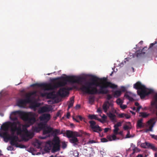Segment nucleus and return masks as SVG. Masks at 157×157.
Returning <instances> with one entry per match:
<instances>
[{"mask_svg":"<svg viewBox=\"0 0 157 157\" xmlns=\"http://www.w3.org/2000/svg\"><path fill=\"white\" fill-rule=\"evenodd\" d=\"M154 98L155 99V101L152 102H151V105H157V93L155 96Z\"/></svg>","mask_w":157,"mask_h":157,"instance_id":"obj_30","label":"nucleus"},{"mask_svg":"<svg viewBox=\"0 0 157 157\" xmlns=\"http://www.w3.org/2000/svg\"><path fill=\"white\" fill-rule=\"evenodd\" d=\"M114 129L113 130V132L114 135H117V132L119 130V128H118V127H115V126L114 125Z\"/></svg>","mask_w":157,"mask_h":157,"instance_id":"obj_32","label":"nucleus"},{"mask_svg":"<svg viewBox=\"0 0 157 157\" xmlns=\"http://www.w3.org/2000/svg\"><path fill=\"white\" fill-rule=\"evenodd\" d=\"M120 107L121 109H124L127 108V105H122V104L120 106Z\"/></svg>","mask_w":157,"mask_h":157,"instance_id":"obj_47","label":"nucleus"},{"mask_svg":"<svg viewBox=\"0 0 157 157\" xmlns=\"http://www.w3.org/2000/svg\"><path fill=\"white\" fill-rule=\"evenodd\" d=\"M53 133L55 136L52 140H48L46 143L44 150L46 152H49L52 149V152H55L60 150V140L57 135L63 134V131L62 130L61 131L59 129H55L53 131Z\"/></svg>","mask_w":157,"mask_h":157,"instance_id":"obj_4","label":"nucleus"},{"mask_svg":"<svg viewBox=\"0 0 157 157\" xmlns=\"http://www.w3.org/2000/svg\"><path fill=\"white\" fill-rule=\"evenodd\" d=\"M124 117L127 119H129L130 117V116L129 115L127 114H124Z\"/></svg>","mask_w":157,"mask_h":157,"instance_id":"obj_54","label":"nucleus"},{"mask_svg":"<svg viewBox=\"0 0 157 157\" xmlns=\"http://www.w3.org/2000/svg\"><path fill=\"white\" fill-rule=\"evenodd\" d=\"M113 104L111 102H109L107 101H105L102 105V108L105 113H107L108 109H109L110 106L112 107Z\"/></svg>","mask_w":157,"mask_h":157,"instance_id":"obj_10","label":"nucleus"},{"mask_svg":"<svg viewBox=\"0 0 157 157\" xmlns=\"http://www.w3.org/2000/svg\"><path fill=\"white\" fill-rule=\"evenodd\" d=\"M146 89H147V88L145 87V93L144 94V97H145V96H146L150 94H152L154 92V90H153L152 89H148V90L147 91L146 90Z\"/></svg>","mask_w":157,"mask_h":157,"instance_id":"obj_22","label":"nucleus"},{"mask_svg":"<svg viewBox=\"0 0 157 157\" xmlns=\"http://www.w3.org/2000/svg\"><path fill=\"white\" fill-rule=\"evenodd\" d=\"M143 52H142V51H138L135 52V54L137 57H138L140 56L142 53Z\"/></svg>","mask_w":157,"mask_h":157,"instance_id":"obj_34","label":"nucleus"},{"mask_svg":"<svg viewBox=\"0 0 157 157\" xmlns=\"http://www.w3.org/2000/svg\"><path fill=\"white\" fill-rule=\"evenodd\" d=\"M107 139H108L109 141H111L113 140H114L117 139H119L118 138L117 139L116 135L114 134L112 136L110 135L107 136Z\"/></svg>","mask_w":157,"mask_h":157,"instance_id":"obj_19","label":"nucleus"},{"mask_svg":"<svg viewBox=\"0 0 157 157\" xmlns=\"http://www.w3.org/2000/svg\"><path fill=\"white\" fill-rule=\"evenodd\" d=\"M27 103L25 99H20L17 102V105L20 107H24Z\"/></svg>","mask_w":157,"mask_h":157,"instance_id":"obj_12","label":"nucleus"},{"mask_svg":"<svg viewBox=\"0 0 157 157\" xmlns=\"http://www.w3.org/2000/svg\"><path fill=\"white\" fill-rule=\"evenodd\" d=\"M129 128V126L127 125H125L123 127V128L124 129V130H127V131H128V129Z\"/></svg>","mask_w":157,"mask_h":157,"instance_id":"obj_50","label":"nucleus"},{"mask_svg":"<svg viewBox=\"0 0 157 157\" xmlns=\"http://www.w3.org/2000/svg\"><path fill=\"white\" fill-rule=\"evenodd\" d=\"M97 112L99 113H101V108H98L97 109Z\"/></svg>","mask_w":157,"mask_h":157,"instance_id":"obj_63","label":"nucleus"},{"mask_svg":"<svg viewBox=\"0 0 157 157\" xmlns=\"http://www.w3.org/2000/svg\"><path fill=\"white\" fill-rule=\"evenodd\" d=\"M108 141L107 139L105 138H103L101 139V141L102 142H106Z\"/></svg>","mask_w":157,"mask_h":157,"instance_id":"obj_43","label":"nucleus"},{"mask_svg":"<svg viewBox=\"0 0 157 157\" xmlns=\"http://www.w3.org/2000/svg\"><path fill=\"white\" fill-rule=\"evenodd\" d=\"M102 117L103 119H104V120H105L106 119L107 117L104 114L103 115V116H102Z\"/></svg>","mask_w":157,"mask_h":157,"instance_id":"obj_62","label":"nucleus"},{"mask_svg":"<svg viewBox=\"0 0 157 157\" xmlns=\"http://www.w3.org/2000/svg\"><path fill=\"white\" fill-rule=\"evenodd\" d=\"M116 102L118 105H119L120 106L123 104V101L120 98H118Z\"/></svg>","mask_w":157,"mask_h":157,"instance_id":"obj_31","label":"nucleus"},{"mask_svg":"<svg viewBox=\"0 0 157 157\" xmlns=\"http://www.w3.org/2000/svg\"><path fill=\"white\" fill-rule=\"evenodd\" d=\"M107 80L105 77L99 78L93 76L92 82H86L84 85H82L80 90L84 93L91 94H107L109 92L106 89L108 87L113 89L117 87V85L107 81Z\"/></svg>","mask_w":157,"mask_h":157,"instance_id":"obj_2","label":"nucleus"},{"mask_svg":"<svg viewBox=\"0 0 157 157\" xmlns=\"http://www.w3.org/2000/svg\"><path fill=\"white\" fill-rule=\"evenodd\" d=\"M31 95L29 93L27 94L26 95V99H25L26 100V101L27 103H30L31 101Z\"/></svg>","mask_w":157,"mask_h":157,"instance_id":"obj_25","label":"nucleus"},{"mask_svg":"<svg viewBox=\"0 0 157 157\" xmlns=\"http://www.w3.org/2000/svg\"><path fill=\"white\" fill-rule=\"evenodd\" d=\"M69 141L71 143L73 144L75 146L77 145L79 143V141L78 138L76 137L73 136L69 139Z\"/></svg>","mask_w":157,"mask_h":157,"instance_id":"obj_13","label":"nucleus"},{"mask_svg":"<svg viewBox=\"0 0 157 157\" xmlns=\"http://www.w3.org/2000/svg\"><path fill=\"white\" fill-rule=\"evenodd\" d=\"M143 119H140L138 120L137 121V126L139 127V128H141L143 127V125H142V121Z\"/></svg>","mask_w":157,"mask_h":157,"instance_id":"obj_26","label":"nucleus"},{"mask_svg":"<svg viewBox=\"0 0 157 157\" xmlns=\"http://www.w3.org/2000/svg\"><path fill=\"white\" fill-rule=\"evenodd\" d=\"M18 116H20L24 121L27 122L29 125L33 124L36 121L35 114L33 112L25 113L17 110L11 113L10 116V119L13 121H17L10 123L11 135L9 134L7 132H2L0 133V136L3 138L5 141L6 140V142L10 140V144L13 146L16 144V142L19 140L18 136L14 135L16 132L17 135L21 136L22 139L26 141L32 138L34 136L33 133L29 132L27 130L24 134H22L23 131L21 129V124L18 121Z\"/></svg>","mask_w":157,"mask_h":157,"instance_id":"obj_1","label":"nucleus"},{"mask_svg":"<svg viewBox=\"0 0 157 157\" xmlns=\"http://www.w3.org/2000/svg\"><path fill=\"white\" fill-rule=\"evenodd\" d=\"M150 136L152 138L156 140H157V136L153 134H150Z\"/></svg>","mask_w":157,"mask_h":157,"instance_id":"obj_46","label":"nucleus"},{"mask_svg":"<svg viewBox=\"0 0 157 157\" xmlns=\"http://www.w3.org/2000/svg\"><path fill=\"white\" fill-rule=\"evenodd\" d=\"M66 90L67 89L65 88H61L58 91L57 94L62 97H65L69 94L68 92Z\"/></svg>","mask_w":157,"mask_h":157,"instance_id":"obj_9","label":"nucleus"},{"mask_svg":"<svg viewBox=\"0 0 157 157\" xmlns=\"http://www.w3.org/2000/svg\"><path fill=\"white\" fill-rule=\"evenodd\" d=\"M7 150L9 151H13L14 149V148L12 146H10L7 147Z\"/></svg>","mask_w":157,"mask_h":157,"instance_id":"obj_41","label":"nucleus"},{"mask_svg":"<svg viewBox=\"0 0 157 157\" xmlns=\"http://www.w3.org/2000/svg\"><path fill=\"white\" fill-rule=\"evenodd\" d=\"M118 134H119L121 135L122 136L123 135V131H120L119 132H118V131L117 132V135Z\"/></svg>","mask_w":157,"mask_h":157,"instance_id":"obj_60","label":"nucleus"},{"mask_svg":"<svg viewBox=\"0 0 157 157\" xmlns=\"http://www.w3.org/2000/svg\"><path fill=\"white\" fill-rule=\"evenodd\" d=\"M51 118L50 114L49 113H44L39 117V119L40 121L44 124V126L46 125L47 123L50 120Z\"/></svg>","mask_w":157,"mask_h":157,"instance_id":"obj_7","label":"nucleus"},{"mask_svg":"<svg viewBox=\"0 0 157 157\" xmlns=\"http://www.w3.org/2000/svg\"><path fill=\"white\" fill-rule=\"evenodd\" d=\"M74 97H71L68 102V109H69L71 107L73 106L74 103Z\"/></svg>","mask_w":157,"mask_h":157,"instance_id":"obj_21","label":"nucleus"},{"mask_svg":"<svg viewBox=\"0 0 157 157\" xmlns=\"http://www.w3.org/2000/svg\"><path fill=\"white\" fill-rule=\"evenodd\" d=\"M107 114L112 122H116L117 121L116 116L115 114L112 113L111 112L107 113Z\"/></svg>","mask_w":157,"mask_h":157,"instance_id":"obj_11","label":"nucleus"},{"mask_svg":"<svg viewBox=\"0 0 157 157\" xmlns=\"http://www.w3.org/2000/svg\"><path fill=\"white\" fill-rule=\"evenodd\" d=\"M45 127L44 124L43 122H40L38 124L37 126H33L32 129L34 132H38L42 130Z\"/></svg>","mask_w":157,"mask_h":157,"instance_id":"obj_8","label":"nucleus"},{"mask_svg":"<svg viewBox=\"0 0 157 157\" xmlns=\"http://www.w3.org/2000/svg\"><path fill=\"white\" fill-rule=\"evenodd\" d=\"M112 98V97L110 94H109L107 95V99L108 100H109L110 99H111Z\"/></svg>","mask_w":157,"mask_h":157,"instance_id":"obj_49","label":"nucleus"},{"mask_svg":"<svg viewBox=\"0 0 157 157\" xmlns=\"http://www.w3.org/2000/svg\"><path fill=\"white\" fill-rule=\"evenodd\" d=\"M50 136V135H48L47 136H41L40 137V138L41 139H45L47 137H48Z\"/></svg>","mask_w":157,"mask_h":157,"instance_id":"obj_57","label":"nucleus"},{"mask_svg":"<svg viewBox=\"0 0 157 157\" xmlns=\"http://www.w3.org/2000/svg\"><path fill=\"white\" fill-rule=\"evenodd\" d=\"M67 146V144L65 142H63L62 143V147L63 149L65 148Z\"/></svg>","mask_w":157,"mask_h":157,"instance_id":"obj_37","label":"nucleus"},{"mask_svg":"<svg viewBox=\"0 0 157 157\" xmlns=\"http://www.w3.org/2000/svg\"><path fill=\"white\" fill-rule=\"evenodd\" d=\"M153 121V120L151 119L148 121V123L149 125L151 124Z\"/></svg>","mask_w":157,"mask_h":157,"instance_id":"obj_56","label":"nucleus"},{"mask_svg":"<svg viewBox=\"0 0 157 157\" xmlns=\"http://www.w3.org/2000/svg\"><path fill=\"white\" fill-rule=\"evenodd\" d=\"M40 104L38 103H35L33 105V107L34 108H36V107H37L39 106Z\"/></svg>","mask_w":157,"mask_h":157,"instance_id":"obj_39","label":"nucleus"},{"mask_svg":"<svg viewBox=\"0 0 157 157\" xmlns=\"http://www.w3.org/2000/svg\"><path fill=\"white\" fill-rule=\"evenodd\" d=\"M149 114H147L145 112H140V113L139 117H141L143 118H146L148 116Z\"/></svg>","mask_w":157,"mask_h":157,"instance_id":"obj_27","label":"nucleus"},{"mask_svg":"<svg viewBox=\"0 0 157 157\" xmlns=\"http://www.w3.org/2000/svg\"><path fill=\"white\" fill-rule=\"evenodd\" d=\"M80 105H77L75 107V109H79L80 108Z\"/></svg>","mask_w":157,"mask_h":157,"instance_id":"obj_61","label":"nucleus"},{"mask_svg":"<svg viewBox=\"0 0 157 157\" xmlns=\"http://www.w3.org/2000/svg\"><path fill=\"white\" fill-rule=\"evenodd\" d=\"M100 152L101 154L102 155V156L105 155H106L105 152L104 151H100Z\"/></svg>","mask_w":157,"mask_h":157,"instance_id":"obj_52","label":"nucleus"},{"mask_svg":"<svg viewBox=\"0 0 157 157\" xmlns=\"http://www.w3.org/2000/svg\"><path fill=\"white\" fill-rule=\"evenodd\" d=\"M146 142L142 143L141 144V146L143 148H146Z\"/></svg>","mask_w":157,"mask_h":157,"instance_id":"obj_40","label":"nucleus"},{"mask_svg":"<svg viewBox=\"0 0 157 157\" xmlns=\"http://www.w3.org/2000/svg\"><path fill=\"white\" fill-rule=\"evenodd\" d=\"M61 111L59 110L57 112V113L56 114V115L57 116V117H61Z\"/></svg>","mask_w":157,"mask_h":157,"instance_id":"obj_42","label":"nucleus"},{"mask_svg":"<svg viewBox=\"0 0 157 157\" xmlns=\"http://www.w3.org/2000/svg\"><path fill=\"white\" fill-rule=\"evenodd\" d=\"M121 94V91L119 90H117L114 93V96L116 98L120 97Z\"/></svg>","mask_w":157,"mask_h":157,"instance_id":"obj_23","label":"nucleus"},{"mask_svg":"<svg viewBox=\"0 0 157 157\" xmlns=\"http://www.w3.org/2000/svg\"><path fill=\"white\" fill-rule=\"evenodd\" d=\"M66 134L68 138L70 139L73 136V131L70 130H67L66 132Z\"/></svg>","mask_w":157,"mask_h":157,"instance_id":"obj_20","label":"nucleus"},{"mask_svg":"<svg viewBox=\"0 0 157 157\" xmlns=\"http://www.w3.org/2000/svg\"><path fill=\"white\" fill-rule=\"evenodd\" d=\"M41 83H36L32 84L31 85V87L37 86L38 87H41Z\"/></svg>","mask_w":157,"mask_h":157,"instance_id":"obj_35","label":"nucleus"},{"mask_svg":"<svg viewBox=\"0 0 157 157\" xmlns=\"http://www.w3.org/2000/svg\"><path fill=\"white\" fill-rule=\"evenodd\" d=\"M124 113H121L118 114V116L120 118H123L124 116Z\"/></svg>","mask_w":157,"mask_h":157,"instance_id":"obj_48","label":"nucleus"},{"mask_svg":"<svg viewBox=\"0 0 157 157\" xmlns=\"http://www.w3.org/2000/svg\"><path fill=\"white\" fill-rule=\"evenodd\" d=\"M61 80L58 81L53 86L51 84L41 83V87H43L45 90H52L54 88L64 86L67 84V82L73 83L82 84L84 80V78L83 77L75 76L62 77H61Z\"/></svg>","mask_w":157,"mask_h":157,"instance_id":"obj_3","label":"nucleus"},{"mask_svg":"<svg viewBox=\"0 0 157 157\" xmlns=\"http://www.w3.org/2000/svg\"><path fill=\"white\" fill-rule=\"evenodd\" d=\"M78 152L76 150L72 151L71 154V157H78Z\"/></svg>","mask_w":157,"mask_h":157,"instance_id":"obj_24","label":"nucleus"},{"mask_svg":"<svg viewBox=\"0 0 157 157\" xmlns=\"http://www.w3.org/2000/svg\"><path fill=\"white\" fill-rule=\"evenodd\" d=\"M142 108V107L141 106H138V107L136 109V111L138 112L139 111L140 109H141Z\"/></svg>","mask_w":157,"mask_h":157,"instance_id":"obj_58","label":"nucleus"},{"mask_svg":"<svg viewBox=\"0 0 157 157\" xmlns=\"http://www.w3.org/2000/svg\"><path fill=\"white\" fill-rule=\"evenodd\" d=\"M153 125H151L149 128L148 130L149 131H150L151 132H152L153 131Z\"/></svg>","mask_w":157,"mask_h":157,"instance_id":"obj_53","label":"nucleus"},{"mask_svg":"<svg viewBox=\"0 0 157 157\" xmlns=\"http://www.w3.org/2000/svg\"><path fill=\"white\" fill-rule=\"evenodd\" d=\"M89 101L90 104H93L94 101V96H90L89 98Z\"/></svg>","mask_w":157,"mask_h":157,"instance_id":"obj_29","label":"nucleus"},{"mask_svg":"<svg viewBox=\"0 0 157 157\" xmlns=\"http://www.w3.org/2000/svg\"><path fill=\"white\" fill-rule=\"evenodd\" d=\"M43 129V135L49 134L52 131V128L50 126L46 127L45 126Z\"/></svg>","mask_w":157,"mask_h":157,"instance_id":"obj_14","label":"nucleus"},{"mask_svg":"<svg viewBox=\"0 0 157 157\" xmlns=\"http://www.w3.org/2000/svg\"><path fill=\"white\" fill-rule=\"evenodd\" d=\"M70 116V113H69V112L67 113V118H69V117Z\"/></svg>","mask_w":157,"mask_h":157,"instance_id":"obj_64","label":"nucleus"},{"mask_svg":"<svg viewBox=\"0 0 157 157\" xmlns=\"http://www.w3.org/2000/svg\"><path fill=\"white\" fill-rule=\"evenodd\" d=\"M90 124V127L93 132H100L102 131V129L98 125H96V122L93 121H89Z\"/></svg>","mask_w":157,"mask_h":157,"instance_id":"obj_6","label":"nucleus"},{"mask_svg":"<svg viewBox=\"0 0 157 157\" xmlns=\"http://www.w3.org/2000/svg\"><path fill=\"white\" fill-rule=\"evenodd\" d=\"M73 137H80L81 136V134L76 132H73Z\"/></svg>","mask_w":157,"mask_h":157,"instance_id":"obj_33","label":"nucleus"},{"mask_svg":"<svg viewBox=\"0 0 157 157\" xmlns=\"http://www.w3.org/2000/svg\"><path fill=\"white\" fill-rule=\"evenodd\" d=\"M121 122H118L117 124L114 125V126H115V127H117L118 128V127L121 126Z\"/></svg>","mask_w":157,"mask_h":157,"instance_id":"obj_45","label":"nucleus"},{"mask_svg":"<svg viewBox=\"0 0 157 157\" xmlns=\"http://www.w3.org/2000/svg\"><path fill=\"white\" fill-rule=\"evenodd\" d=\"M36 91H33L30 93H29V94L32 96L33 95L36 96Z\"/></svg>","mask_w":157,"mask_h":157,"instance_id":"obj_36","label":"nucleus"},{"mask_svg":"<svg viewBox=\"0 0 157 157\" xmlns=\"http://www.w3.org/2000/svg\"><path fill=\"white\" fill-rule=\"evenodd\" d=\"M44 94L48 98L54 99L56 98V95L53 92L46 93Z\"/></svg>","mask_w":157,"mask_h":157,"instance_id":"obj_15","label":"nucleus"},{"mask_svg":"<svg viewBox=\"0 0 157 157\" xmlns=\"http://www.w3.org/2000/svg\"><path fill=\"white\" fill-rule=\"evenodd\" d=\"M157 43V42L155 41L154 43H151L150 45V46L149 48H151V47H152L154 45H155V44H156Z\"/></svg>","mask_w":157,"mask_h":157,"instance_id":"obj_44","label":"nucleus"},{"mask_svg":"<svg viewBox=\"0 0 157 157\" xmlns=\"http://www.w3.org/2000/svg\"><path fill=\"white\" fill-rule=\"evenodd\" d=\"M146 144V148H150L153 151H157V148L155 147L153 144L147 142Z\"/></svg>","mask_w":157,"mask_h":157,"instance_id":"obj_16","label":"nucleus"},{"mask_svg":"<svg viewBox=\"0 0 157 157\" xmlns=\"http://www.w3.org/2000/svg\"><path fill=\"white\" fill-rule=\"evenodd\" d=\"M110 129V128H105L104 129V132L106 133Z\"/></svg>","mask_w":157,"mask_h":157,"instance_id":"obj_55","label":"nucleus"},{"mask_svg":"<svg viewBox=\"0 0 157 157\" xmlns=\"http://www.w3.org/2000/svg\"><path fill=\"white\" fill-rule=\"evenodd\" d=\"M49 110V109L48 107L45 106H43L39 109L38 112L39 113H40L48 112Z\"/></svg>","mask_w":157,"mask_h":157,"instance_id":"obj_17","label":"nucleus"},{"mask_svg":"<svg viewBox=\"0 0 157 157\" xmlns=\"http://www.w3.org/2000/svg\"><path fill=\"white\" fill-rule=\"evenodd\" d=\"M133 88L137 90V92L138 95L140 96L141 98H144L145 86L142 84L140 82L138 81L133 85Z\"/></svg>","mask_w":157,"mask_h":157,"instance_id":"obj_5","label":"nucleus"},{"mask_svg":"<svg viewBox=\"0 0 157 157\" xmlns=\"http://www.w3.org/2000/svg\"><path fill=\"white\" fill-rule=\"evenodd\" d=\"M96 143V142L95 141L93 140H90L87 143L88 144H91L94 143Z\"/></svg>","mask_w":157,"mask_h":157,"instance_id":"obj_51","label":"nucleus"},{"mask_svg":"<svg viewBox=\"0 0 157 157\" xmlns=\"http://www.w3.org/2000/svg\"><path fill=\"white\" fill-rule=\"evenodd\" d=\"M88 117L90 119H95L96 120H97L98 121H100V122H102L101 119L98 117L97 115H89L88 116Z\"/></svg>","mask_w":157,"mask_h":157,"instance_id":"obj_18","label":"nucleus"},{"mask_svg":"<svg viewBox=\"0 0 157 157\" xmlns=\"http://www.w3.org/2000/svg\"><path fill=\"white\" fill-rule=\"evenodd\" d=\"M131 137V136H130V131L129 130H128L127 131V134L126 135L125 138H129Z\"/></svg>","mask_w":157,"mask_h":157,"instance_id":"obj_38","label":"nucleus"},{"mask_svg":"<svg viewBox=\"0 0 157 157\" xmlns=\"http://www.w3.org/2000/svg\"><path fill=\"white\" fill-rule=\"evenodd\" d=\"M124 97L126 98L127 99L129 100L130 101H133L134 100L133 98L127 94V93H126L124 95Z\"/></svg>","mask_w":157,"mask_h":157,"instance_id":"obj_28","label":"nucleus"},{"mask_svg":"<svg viewBox=\"0 0 157 157\" xmlns=\"http://www.w3.org/2000/svg\"><path fill=\"white\" fill-rule=\"evenodd\" d=\"M19 147L21 148H25V146L24 145L21 144L19 145Z\"/></svg>","mask_w":157,"mask_h":157,"instance_id":"obj_59","label":"nucleus"}]
</instances>
